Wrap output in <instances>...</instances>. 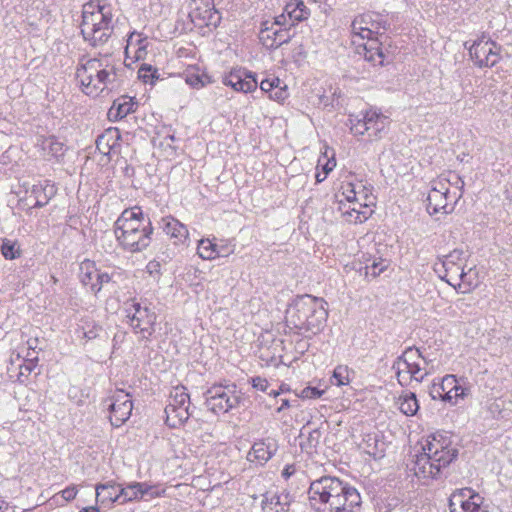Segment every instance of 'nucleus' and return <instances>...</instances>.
Segmentation results:
<instances>
[{
  "label": "nucleus",
  "mask_w": 512,
  "mask_h": 512,
  "mask_svg": "<svg viewBox=\"0 0 512 512\" xmlns=\"http://www.w3.org/2000/svg\"><path fill=\"white\" fill-rule=\"evenodd\" d=\"M366 124L370 137L378 138L384 132L389 124L388 118L377 110L370 109L366 111Z\"/></svg>",
  "instance_id": "nucleus-24"
},
{
  "label": "nucleus",
  "mask_w": 512,
  "mask_h": 512,
  "mask_svg": "<svg viewBox=\"0 0 512 512\" xmlns=\"http://www.w3.org/2000/svg\"><path fill=\"white\" fill-rule=\"evenodd\" d=\"M153 227L140 207L125 209L114 224V234L119 245L127 251L139 252L151 242Z\"/></svg>",
  "instance_id": "nucleus-3"
},
{
  "label": "nucleus",
  "mask_w": 512,
  "mask_h": 512,
  "mask_svg": "<svg viewBox=\"0 0 512 512\" xmlns=\"http://www.w3.org/2000/svg\"><path fill=\"white\" fill-rule=\"evenodd\" d=\"M366 40L365 43L361 42V45L358 46L362 48L359 54H362L365 60L372 62L374 65H382L384 61L382 44L377 37L367 38Z\"/></svg>",
  "instance_id": "nucleus-22"
},
{
  "label": "nucleus",
  "mask_w": 512,
  "mask_h": 512,
  "mask_svg": "<svg viewBox=\"0 0 512 512\" xmlns=\"http://www.w3.org/2000/svg\"><path fill=\"white\" fill-rule=\"evenodd\" d=\"M280 84H281V81L278 78H274L272 80L265 79V80L261 81L260 89L263 92L271 93V92H273L274 88H277V86Z\"/></svg>",
  "instance_id": "nucleus-52"
},
{
  "label": "nucleus",
  "mask_w": 512,
  "mask_h": 512,
  "mask_svg": "<svg viewBox=\"0 0 512 512\" xmlns=\"http://www.w3.org/2000/svg\"><path fill=\"white\" fill-rule=\"evenodd\" d=\"M55 189L53 185H33L29 198H33L34 207H43L49 199L54 195Z\"/></svg>",
  "instance_id": "nucleus-32"
},
{
  "label": "nucleus",
  "mask_w": 512,
  "mask_h": 512,
  "mask_svg": "<svg viewBox=\"0 0 512 512\" xmlns=\"http://www.w3.org/2000/svg\"><path fill=\"white\" fill-rule=\"evenodd\" d=\"M323 394V391L319 390L316 387H306L302 390V397L303 398H309V399H315L321 397Z\"/></svg>",
  "instance_id": "nucleus-53"
},
{
  "label": "nucleus",
  "mask_w": 512,
  "mask_h": 512,
  "mask_svg": "<svg viewBox=\"0 0 512 512\" xmlns=\"http://www.w3.org/2000/svg\"><path fill=\"white\" fill-rule=\"evenodd\" d=\"M457 378L455 375H445L439 383L434 382L430 389V395L433 399H441L445 402H451V392L455 387Z\"/></svg>",
  "instance_id": "nucleus-23"
},
{
  "label": "nucleus",
  "mask_w": 512,
  "mask_h": 512,
  "mask_svg": "<svg viewBox=\"0 0 512 512\" xmlns=\"http://www.w3.org/2000/svg\"><path fill=\"white\" fill-rule=\"evenodd\" d=\"M269 97L277 102H282L288 97L286 86L274 88L273 92L270 93Z\"/></svg>",
  "instance_id": "nucleus-51"
},
{
  "label": "nucleus",
  "mask_w": 512,
  "mask_h": 512,
  "mask_svg": "<svg viewBox=\"0 0 512 512\" xmlns=\"http://www.w3.org/2000/svg\"><path fill=\"white\" fill-rule=\"evenodd\" d=\"M217 257H226L234 252V245L222 244L216 245Z\"/></svg>",
  "instance_id": "nucleus-54"
},
{
  "label": "nucleus",
  "mask_w": 512,
  "mask_h": 512,
  "mask_svg": "<svg viewBox=\"0 0 512 512\" xmlns=\"http://www.w3.org/2000/svg\"><path fill=\"white\" fill-rule=\"evenodd\" d=\"M96 500L103 505L120 503L119 485L113 482L96 485Z\"/></svg>",
  "instance_id": "nucleus-25"
},
{
  "label": "nucleus",
  "mask_w": 512,
  "mask_h": 512,
  "mask_svg": "<svg viewBox=\"0 0 512 512\" xmlns=\"http://www.w3.org/2000/svg\"><path fill=\"white\" fill-rule=\"evenodd\" d=\"M295 473V467L293 465L286 466L282 471V476L285 479H288L291 475Z\"/></svg>",
  "instance_id": "nucleus-59"
},
{
  "label": "nucleus",
  "mask_w": 512,
  "mask_h": 512,
  "mask_svg": "<svg viewBox=\"0 0 512 512\" xmlns=\"http://www.w3.org/2000/svg\"><path fill=\"white\" fill-rule=\"evenodd\" d=\"M336 166L335 159H328L327 162L323 165V172L327 176V174L333 170Z\"/></svg>",
  "instance_id": "nucleus-58"
},
{
  "label": "nucleus",
  "mask_w": 512,
  "mask_h": 512,
  "mask_svg": "<svg viewBox=\"0 0 512 512\" xmlns=\"http://www.w3.org/2000/svg\"><path fill=\"white\" fill-rule=\"evenodd\" d=\"M293 406L288 399L281 400V406L277 409V412H281L283 409Z\"/></svg>",
  "instance_id": "nucleus-61"
},
{
  "label": "nucleus",
  "mask_w": 512,
  "mask_h": 512,
  "mask_svg": "<svg viewBox=\"0 0 512 512\" xmlns=\"http://www.w3.org/2000/svg\"><path fill=\"white\" fill-rule=\"evenodd\" d=\"M464 181L455 173L441 175L430 183L426 209L430 215L449 214L463 195Z\"/></svg>",
  "instance_id": "nucleus-6"
},
{
  "label": "nucleus",
  "mask_w": 512,
  "mask_h": 512,
  "mask_svg": "<svg viewBox=\"0 0 512 512\" xmlns=\"http://www.w3.org/2000/svg\"><path fill=\"white\" fill-rule=\"evenodd\" d=\"M326 302L311 295L298 296L286 310V322L301 332H320L327 320Z\"/></svg>",
  "instance_id": "nucleus-5"
},
{
  "label": "nucleus",
  "mask_w": 512,
  "mask_h": 512,
  "mask_svg": "<svg viewBox=\"0 0 512 512\" xmlns=\"http://www.w3.org/2000/svg\"><path fill=\"white\" fill-rule=\"evenodd\" d=\"M37 145L41 148L44 156L59 158L65 153L64 144L54 136L39 137Z\"/></svg>",
  "instance_id": "nucleus-27"
},
{
  "label": "nucleus",
  "mask_w": 512,
  "mask_h": 512,
  "mask_svg": "<svg viewBox=\"0 0 512 512\" xmlns=\"http://www.w3.org/2000/svg\"><path fill=\"white\" fill-rule=\"evenodd\" d=\"M427 362L417 348L406 349L393 364L398 383L401 386H413L420 384L429 374L426 368Z\"/></svg>",
  "instance_id": "nucleus-9"
},
{
  "label": "nucleus",
  "mask_w": 512,
  "mask_h": 512,
  "mask_svg": "<svg viewBox=\"0 0 512 512\" xmlns=\"http://www.w3.org/2000/svg\"><path fill=\"white\" fill-rule=\"evenodd\" d=\"M389 266V261L378 258L371 261V263H367L365 266V277L366 278H376L381 273H383Z\"/></svg>",
  "instance_id": "nucleus-39"
},
{
  "label": "nucleus",
  "mask_w": 512,
  "mask_h": 512,
  "mask_svg": "<svg viewBox=\"0 0 512 512\" xmlns=\"http://www.w3.org/2000/svg\"><path fill=\"white\" fill-rule=\"evenodd\" d=\"M397 405L400 411L407 416L415 415L419 409L418 400L413 392H405L400 395Z\"/></svg>",
  "instance_id": "nucleus-34"
},
{
  "label": "nucleus",
  "mask_w": 512,
  "mask_h": 512,
  "mask_svg": "<svg viewBox=\"0 0 512 512\" xmlns=\"http://www.w3.org/2000/svg\"><path fill=\"white\" fill-rule=\"evenodd\" d=\"M147 47V37L143 36L141 33L132 32L127 39V45L125 47L126 57L129 58L130 55H133L135 61L144 60L148 54Z\"/></svg>",
  "instance_id": "nucleus-21"
},
{
  "label": "nucleus",
  "mask_w": 512,
  "mask_h": 512,
  "mask_svg": "<svg viewBox=\"0 0 512 512\" xmlns=\"http://www.w3.org/2000/svg\"><path fill=\"white\" fill-rule=\"evenodd\" d=\"M161 227L175 245L185 244L189 239V232L186 226L173 217L162 218Z\"/></svg>",
  "instance_id": "nucleus-19"
},
{
  "label": "nucleus",
  "mask_w": 512,
  "mask_h": 512,
  "mask_svg": "<svg viewBox=\"0 0 512 512\" xmlns=\"http://www.w3.org/2000/svg\"><path fill=\"white\" fill-rule=\"evenodd\" d=\"M261 507L263 512H280L284 507L280 502V497L276 493L266 492L262 495Z\"/></svg>",
  "instance_id": "nucleus-37"
},
{
  "label": "nucleus",
  "mask_w": 512,
  "mask_h": 512,
  "mask_svg": "<svg viewBox=\"0 0 512 512\" xmlns=\"http://www.w3.org/2000/svg\"><path fill=\"white\" fill-rule=\"evenodd\" d=\"M33 354H35L34 352L33 353H30L28 352L26 357H27V361L33 363L34 361H37V356H34Z\"/></svg>",
  "instance_id": "nucleus-64"
},
{
  "label": "nucleus",
  "mask_w": 512,
  "mask_h": 512,
  "mask_svg": "<svg viewBox=\"0 0 512 512\" xmlns=\"http://www.w3.org/2000/svg\"><path fill=\"white\" fill-rule=\"evenodd\" d=\"M138 78L145 84L153 85L159 79L158 69L150 64L143 63L138 69Z\"/></svg>",
  "instance_id": "nucleus-40"
},
{
  "label": "nucleus",
  "mask_w": 512,
  "mask_h": 512,
  "mask_svg": "<svg viewBox=\"0 0 512 512\" xmlns=\"http://www.w3.org/2000/svg\"><path fill=\"white\" fill-rule=\"evenodd\" d=\"M77 494H78L77 486L71 485V486L65 488L64 490H62L61 492L55 494L50 499V501H52L56 505L62 506V505H64L65 502H69V501H72L73 499H75Z\"/></svg>",
  "instance_id": "nucleus-44"
},
{
  "label": "nucleus",
  "mask_w": 512,
  "mask_h": 512,
  "mask_svg": "<svg viewBox=\"0 0 512 512\" xmlns=\"http://www.w3.org/2000/svg\"><path fill=\"white\" fill-rule=\"evenodd\" d=\"M483 498L471 489L454 492L449 498L450 512H479Z\"/></svg>",
  "instance_id": "nucleus-16"
},
{
  "label": "nucleus",
  "mask_w": 512,
  "mask_h": 512,
  "mask_svg": "<svg viewBox=\"0 0 512 512\" xmlns=\"http://www.w3.org/2000/svg\"><path fill=\"white\" fill-rule=\"evenodd\" d=\"M277 28L273 23L262 22L259 39L261 43L268 49H276L275 41L277 40Z\"/></svg>",
  "instance_id": "nucleus-36"
},
{
  "label": "nucleus",
  "mask_w": 512,
  "mask_h": 512,
  "mask_svg": "<svg viewBox=\"0 0 512 512\" xmlns=\"http://www.w3.org/2000/svg\"><path fill=\"white\" fill-rule=\"evenodd\" d=\"M418 445L413 470L421 478H435L458 454L451 440L441 434L424 437Z\"/></svg>",
  "instance_id": "nucleus-2"
},
{
  "label": "nucleus",
  "mask_w": 512,
  "mask_h": 512,
  "mask_svg": "<svg viewBox=\"0 0 512 512\" xmlns=\"http://www.w3.org/2000/svg\"><path fill=\"white\" fill-rule=\"evenodd\" d=\"M216 243L209 239H201L198 243L197 253L204 260H212L217 257Z\"/></svg>",
  "instance_id": "nucleus-41"
},
{
  "label": "nucleus",
  "mask_w": 512,
  "mask_h": 512,
  "mask_svg": "<svg viewBox=\"0 0 512 512\" xmlns=\"http://www.w3.org/2000/svg\"><path fill=\"white\" fill-rule=\"evenodd\" d=\"M97 274H98V270H97L94 262H92L90 260H84L80 264V275L79 276H80L81 282L85 286H90L91 291L95 294L99 292V287L95 288V286H97V283H95Z\"/></svg>",
  "instance_id": "nucleus-30"
},
{
  "label": "nucleus",
  "mask_w": 512,
  "mask_h": 512,
  "mask_svg": "<svg viewBox=\"0 0 512 512\" xmlns=\"http://www.w3.org/2000/svg\"><path fill=\"white\" fill-rule=\"evenodd\" d=\"M110 422L115 427H120L130 417L133 404L131 396L124 390L118 389L110 398Z\"/></svg>",
  "instance_id": "nucleus-15"
},
{
  "label": "nucleus",
  "mask_w": 512,
  "mask_h": 512,
  "mask_svg": "<svg viewBox=\"0 0 512 512\" xmlns=\"http://www.w3.org/2000/svg\"><path fill=\"white\" fill-rule=\"evenodd\" d=\"M287 14H283L275 17L273 20H266L267 23H273L275 27H286L287 26Z\"/></svg>",
  "instance_id": "nucleus-56"
},
{
  "label": "nucleus",
  "mask_w": 512,
  "mask_h": 512,
  "mask_svg": "<svg viewBox=\"0 0 512 512\" xmlns=\"http://www.w3.org/2000/svg\"><path fill=\"white\" fill-rule=\"evenodd\" d=\"M277 451L276 441L273 439H266L255 442L248 453L247 459L250 462H258L259 464L266 463Z\"/></svg>",
  "instance_id": "nucleus-20"
},
{
  "label": "nucleus",
  "mask_w": 512,
  "mask_h": 512,
  "mask_svg": "<svg viewBox=\"0 0 512 512\" xmlns=\"http://www.w3.org/2000/svg\"><path fill=\"white\" fill-rule=\"evenodd\" d=\"M252 386L257 390L265 392L268 389L269 383L265 378L255 377L252 379Z\"/></svg>",
  "instance_id": "nucleus-55"
},
{
  "label": "nucleus",
  "mask_w": 512,
  "mask_h": 512,
  "mask_svg": "<svg viewBox=\"0 0 512 512\" xmlns=\"http://www.w3.org/2000/svg\"><path fill=\"white\" fill-rule=\"evenodd\" d=\"M326 175L323 173V175L321 173H317L315 175V178H316V182L317 183H321L322 181H324L326 179Z\"/></svg>",
  "instance_id": "nucleus-63"
},
{
  "label": "nucleus",
  "mask_w": 512,
  "mask_h": 512,
  "mask_svg": "<svg viewBox=\"0 0 512 512\" xmlns=\"http://www.w3.org/2000/svg\"><path fill=\"white\" fill-rule=\"evenodd\" d=\"M374 197L368 194V191H365L364 194L358 196L355 200L350 201L348 204L351 205L355 210H364L365 207L370 208L373 204Z\"/></svg>",
  "instance_id": "nucleus-48"
},
{
  "label": "nucleus",
  "mask_w": 512,
  "mask_h": 512,
  "mask_svg": "<svg viewBox=\"0 0 512 512\" xmlns=\"http://www.w3.org/2000/svg\"><path fill=\"white\" fill-rule=\"evenodd\" d=\"M372 214V209L365 207L364 210H355L351 205H348V209H343L341 206V216L344 220L351 224L362 223L366 221Z\"/></svg>",
  "instance_id": "nucleus-35"
},
{
  "label": "nucleus",
  "mask_w": 512,
  "mask_h": 512,
  "mask_svg": "<svg viewBox=\"0 0 512 512\" xmlns=\"http://www.w3.org/2000/svg\"><path fill=\"white\" fill-rule=\"evenodd\" d=\"M310 503L319 512H359V492L340 479L325 476L311 483Z\"/></svg>",
  "instance_id": "nucleus-1"
},
{
  "label": "nucleus",
  "mask_w": 512,
  "mask_h": 512,
  "mask_svg": "<svg viewBox=\"0 0 512 512\" xmlns=\"http://www.w3.org/2000/svg\"><path fill=\"white\" fill-rule=\"evenodd\" d=\"M351 370L347 365H338L333 371L331 383L337 386L348 385L351 381Z\"/></svg>",
  "instance_id": "nucleus-42"
},
{
  "label": "nucleus",
  "mask_w": 512,
  "mask_h": 512,
  "mask_svg": "<svg viewBox=\"0 0 512 512\" xmlns=\"http://www.w3.org/2000/svg\"><path fill=\"white\" fill-rule=\"evenodd\" d=\"M79 512H100L99 509L95 506L82 508Z\"/></svg>",
  "instance_id": "nucleus-62"
},
{
  "label": "nucleus",
  "mask_w": 512,
  "mask_h": 512,
  "mask_svg": "<svg viewBox=\"0 0 512 512\" xmlns=\"http://www.w3.org/2000/svg\"><path fill=\"white\" fill-rule=\"evenodd\" d=\"M285 13L291 21V24H289L291 27L294 25V22L307 19L310 15V10L302 0H296L295 2H290L285 6Z\"/></svg>",
  "instance_id": "nucleus-31"
},
{
  "label": "nucleus",
  "mask_w": 512,
  "mask_h": 512,
  "mask_svg": "<svg viewBox=\"0 0 512 512\" xmlns=\"http://www.w3.org/2000/svg\"><path fill=\"white\" fill-rule=\"evenodd\" d=\"M1 253L7 260H14L21 256L20 245L17 241L8 238L2 239Z\"/></svg>",
  "instance_id": "nucleus-38"
},
{
  "label": "nucleus",
  "mask_w": 512,
  "mask_h": 512,
  "mask_svg": "<svg viewBox=\"0 0 512 512\" xmlns=\"http://www.w3.org/2000/svg\"><path fill=\"white\" fill-rule=\"evenodd\" d=\"M500 47L491 39L482 36L469 48L471 58L479 67H492L500 59Z\"/></svg>",
  "instance_id": "nucleus-14"
},
{
  "label": "nucleus",
  "mask_w": 512,
  "mask_h": 512,
  "mask_svg": "<svg viewBox=\"0 0 512 512\" xmlns=\"http://www.w3.org/2000/svg\"><path fill=\"white\" fill-rule=\"evenodd\" d=\"M28 350H32L34 353H36V349L38 348V338L29 339L27 341Z\"/></svg>",
  "instance_id": "nucleus-60"
},
{
  "label": "nucleus",
  "mask_w": 512,
  "mask_h": 512,
  "mask_svg": "<svg viewBox=\"0 0 512 512\" xmlns=\"http://www.w3.org/2000/svg\"><path fill=\"white\" fill-rule=\"evenodd\" d=\"M185 82L192 88L200 89L212 83L211 77L197 66H189L183 73Z\"/></svg>",
  "instance_id": "nucleus-28"
},
{
  "label": "nucleus",
  "mask_w": 512,
  "mask_h": 512,
  "mask_svg": "<svg viewBox=\"0 0 512 512\" xmlns=\"http://www.w3.org/2000/svg\"><path fill=\"white\" fill-rule=\"evenodd\" d=\"M240 394L236 385H214L207 391L206 406L215 414H223L237 407Z\"/></svg>",
  "instance_id": "nucleus-11"
},
{
  "label": "nucleus",
  "mask_w": 512,
  "mask_h": 512,
  "mask_svg": "<svg viewBox=\"0 0 512 512\" xmlns=\"http://www.w3.org/2000/svg\"><path fill=\"white\" fill-rule=\"evenodd\" d=\"M365 191L367 190L360 183L354 184L349 181H343L339 190L335 194L336 202L343 203V201H346L349 203L350 201L355 200L358 196L364 194Z\"/></svg>",
  "instance_id": "nucleus-26"
},
{
  "label": "nucleus",
  "mask_w": 512,
  "mask_h": 512,
  "mask_svg": "<svg viewBox=\"0 0 512 512\" xmlns=\"http://www.w3.org/2000/svg\"><path fill=\"white\" fill-rule=\"evenodd\" d=\"M360 449L366 454L377 457L382 452L378 448V440L375 435L366 434L361 443H359Z\"/></svg>",
  "instance_id": "nucleus-43"
},
{
  "label": "nucleus",
  "mask_w": 512,
  "mask_h": 512,
  "mask_svg": "<svg viewBox=\"0 0 512 512\" xmlns=\"http://www.w3.org/2000/svg\"><path fill=\"white\" fill-rule=\"evenodd\" d=\"M111 281V276L108 273H101L98 271L95 283H97L96 287H99V291L102 289L103 285L109 283Z\"/></svg>",
  "instance_id": "nucleus-57"
},
{
  "label": "nucleus",
  "mask_w": 512,
  "mask_h": 512,
  "mask_svg": "<svg viewBox=\"0 0 512 512\" xmlns=\"http://www.w3.org/2000/svg\"><path fill=\"white\" fill-rule=\"evenodd\" d=\"M147 492L145 484L132 483L126 487L119 485L120 504L142 497Z\"/></svg>",
  "instance_id": "nucleus-33"
},
{
  "label": "nucleus",
  "mask_w": 512,
  "mask_h": 512,
  "mask_svg": "<svg viewBox=\"0 0 512 512\" xmlns=\"http://www.w3.org/2000/svg\"><path fill=\"white\" fill-rule=\"evenodd\" d=\"M124 310L133 331L143 339H149L155 331L156 314L136 299L125 302Z\"/></svg>",
  "instance_id": "nucleus-10"
},
{
  "label": "nucleus",
  "mask_w": 512,
  "mask_h": 512,
  "mask_svg": "<svg viewBox=\"0 0 512 512\" xmlns=\"http://www.w3.org/2000/svg\"><path fill=\"white\" fill-rule=\"evenodd\" d=\"M83 337L87 340L96 339L103 331L102 327L93 320H85L81 326Z\"/></svg>",
  "instance_id": "nucleus-46"
},
{
  "label": "nucleus",
  "mask_w": 512,
  "mask_h": 512,
  "mask_svg": "<svg viewBox=\"0 0 512 512\" xmlns=\"http://www.w3.org/2000/svg\"><path fill=\"white\" fill-rule=\"evenodd\" d=\"M133 111V104L130 102L117 103L114 102L113 106L109 110V116L115 118H123Z\"/></svg>",
  "instance_id": "nucleus-47"
},
{
  "label": "nucleus",
  "mask_w": 512,
  "mask_h": 512,
  "mask_svg": "<svg viewBox=\"0 0 512 512\" xmlns=\"http://www.w3.org/2000/svg\"><path fill=\"white\" fill-rule=\"evenodd\" d=\"M223 84L237 92L248 93L257 88V80L242 70H232L223 77Z\"/></svg>",
  "instance_id": "nucleus-18"
},
{
  "label": "nucleus",
  "mask_w": 512,
  "mask_h": 512,
  "mask_svg": "<svg viewBox=\"0 0 512 512\" xmlns=\"http://www.w3.org/2000/svg\"><path fill=\"white\" fill-rule=\"evenodd\" d=\"M120 138L117 128L107 129L103 134L98 136L96 147L103 155H109L111 150L118 144Z\"/></svg>",
  "instance_id": "nucleus-29"
},
{
  "label": "nucleus",
  "mask_w": 512,
  "mask_h": 512,
  "mask_svg": "<svg viewBox=\"0 0 512 512\" xmlns=\"http://www.w3.org/2000/svg\"><path fill=\"white\" fill-rule=\"evenodd\" d=\"M350 130L356 136L364 135L366 132L368 133V126L366 124V112L362 115V117L358 116H350Z\"/></svg>",
  "instance_id": "nucleus-45"
},
{
  "label": "nucleus",
  "mask_w": 512,
  "mask_h": 512,
  "mask_svg": "<svg viewBox=\"0 0 512 512\" xmlns=\"http://www.w3.org/2000/svg\"><path fill=\"white\" fill-rule=\"evenodd\" d=\"M434 271L455 289L465 292L476 285V272L467 266V256L462 250H454L434 264Z\"/></svg>",
  "instance_id": "nucleus-8"
},
{
  "label": "nucleus",
  "mask_w": 512,
  "mask_h": 512,
  "mask_svg": "<svg viewBox=\"0 0 512 512\" xmlns=\"http://www.w3.org/2000/svg\"><path fill=\"white\" fill-rule=\"evenodd\" d=\"M165 413L166 422L171 427H177L189 419L192 412L190 411V396L185 387L173 388Z\"/></svg>",
  "instance_id": "nucleus-12"
},
{
  "label": "nucleus",
  "mask_w": 512,
  "mask_h": 512,
  "mask_svg": "<svg viewBox=\"0 0 512 512\" xmlns=\"http://www.w3.org/2000/svg\"><path fill=\"white\" fill-rule=\"evenodd\" d=\"M470 392L468 387H465L459 383L457 379L455 382V387L451 392L452 401L449 402L451 405H456L459 399H464Z\"/></svg>",
  "instance_id": "nucleus-49"
},
{
  "label": "nucleus",
  "mask_w": 512,
  "mask_h": 512,
  "mask_svg": "<svg viewBox=\"0 0 512 512\" xmlns=\"http://www.w3.org/2000/svg\"><path fill=\"white\" fill-rule=\"evenodd\" d=\"M277 40L275 41L276 48L280 47L281 45L288 43L292 37L290 33V27H278L277 28Z\"/></svg>",
  "instance_id": "nucleus-50"
},
{
  "label": "nucleus",
  "mask_w": 512,
  "mask_h": 512,
  "mask_svg": "<svg viewBox=\"0 0 512 512\" xmlns=\"http://www.w3.org/2000/svg\"><path fill=\"white\" fill-rule=\"evenodd\" d=\"M189 17L191 22L199 28L217 27L221 20L213 0H192Z\"/></svg>",
  "instance_id": "nucleus-13"
},
{
  "label": "nucleus",
  "mask_w": 512,
  "mask_h": 512,
  "mask_svg": "<svg viewBox=\"0 0 512 512\" xmlns=\"http://www.w3.org/2000/svg\"><path fill=\"white\" fill-rule=\"evenodd\" d=\"M112 21L110 7L93 1L84 4L80 25L84 40L93 46L107 42L113 32Z\"/></svg>",
  "instance_id": "nucleus-7"
},
{
  "label": "nucleus",
  "mask_w": 512,
  "mask_h": 512,
  "mask_svg": "<svg viewBox=\"0 0 512 512\" xmlns=\"http://www.w3.org/2000/svg\"><path fill=\"white\" fill-rule=\"evenodd\" d=\"M76 79L86 95L98 96L105 89L111 90L116 86L117 65L109 56L82 59L76 69Z\"/></svg>",
  "instance_id": "nucleus-4"
},
{
  "label": "nucleus",
  "mask_w": 512,
  "mask_h": 512,
  "mask_svg": "<svg viewBox=\"0 0 512 512\" xmlns=\"http://www.w3.org/2000/svg\"><path fill=\"white\" fill-rule=\"evenodd\" d=\"M380 23L370 13L357 16L351 24L352 43L360 46L361 41L375 37L379 33Z\"/></svg>",
  "instance_id": "nucleus-17"
}]
</instances>
